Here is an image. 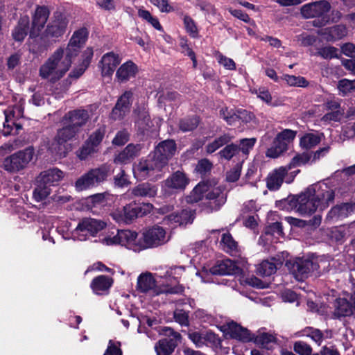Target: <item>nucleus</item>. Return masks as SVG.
<instances>
[{
	"mask_svg": "<svg viewBox=\"0 0 355 355\" xmlns=\"http://www.w3.org/2000/svg\"><path fill=\"white\" fill-rule=\"evenodd\" d=\"M71 64V57L64 54L62 48H58L40 66L39 76L42 79L55 83L61 79L69 71Z\"/></svg>",
	"mask_w": 355,
	"mask_h": 355,
	"instance_id": "f257e3e1",
	"label": "nucleus"
},
{
	"mask_svg": "<svg viewBox=\"0 0 355 355\" xmlns=\"http://www.w3.org/2000/svg\"><path fill=\"white\" fill-rule=\"evenodd\" d=\"M315 187H309L304 192L297 197H293L286 202L289 207L287 209H295L302 216L310 215L319 209V204L315 199Z\"/></svg>",
	"mask_w": 355,
	"mask_h": 355,
	"instance_id": "f03ea898",
	"label": "nucleus"
},
{
	"mask_svg": "<svg viewBox=\"0 0 355 355\" xmlns=\"http://www.w3.org/2000/svg\"><path fill=\"white\" fill-rule=\"evenodd\" d=\"M110 171V167L105 164L90 169L77 179L75 182L76 189L82 191L99 185L107 180Z\"/></svg>",
	"mask_w": 355,
	"mask_h": 355,
	"instance_id": "7ed1b4c3",
	"label": "nucleus"
},
{
	"mask_svg": "<svg viewBox=\"0 0 355 355\" xmlns=\"http://www.w3.org/2000/svg\"><path fill=\"white\" fill-rule=\"evenodd\" d=\"M34 156V148L28 146L6 157L3 161V167L8 172L17 173L26 168Z\"/></svg>",
	"mask_w": 355,
	"mask_h": 355,
	"instance_id": "20e7f679",
	"label": "nucleus"
},
{
	"mask_svg": "<svg viewBox=\"0 0 355 355\" xmlns=\"http://www.w3.org/2000/svg\"><path fill=\"white\" fill-rule=\"evenodd\" d=\"M137 288L139 291L149 293L153 296L162 293L181 294L184 291V287L181 285L164 288L157 287L154 277L149 272L143 273L138 277Z\"/></svg>",
	"mask_w": 355,
	"mask_h": 355,
	"instance_id": "39448f33",
	"label": "nucleus"
},
{
	"mask_svg": "<svg viewBox=\"0 0 355 355\" xmlns=\"http://www.w3.org/2000/svg\"><path fill=\"white\" fill-rule=\"evenodd\" d=\"M170 240V235L161 226L155 225L144 231L139 239V248L141 249L157 248Z\"/></svg>",
	"mask_w": 355,
	"mask_h": 355,
	"instance_id": "423d86ee",
	"label": "nucleus"
},
{
	"mask_svg": "<svg viewBox=\"0 0 355 355\" xmlns=\"http://www.w3.org/2000/svg\"><path fill=\"white\" fill-rule=\"evenodd\" d=\"M106 223L101 220L85 218L81 220L72 232L74 239L86 241L89 236H95L103 230Z\"/></svg>",
	"mask_w": 355,
	"mask_h": 355,
	"instance_id": "0eeeda50",
	"label": "nucleus"
},
{
	"mask_svg": "<svg viewBox=\"0 0 355 355\" xmlns=\"http://www.w3.org/2000/svg\"><path fill=\"white\" fill-rule=\"evenodd\" d=\"M101 242L107 245L119 244L134 250H141L139 248V240H137V233L130 230H118L116 235L106 236L102 239Z\"/></svg>",
	"mask_w": 355,
	"mask_h": 355,
	"instance_id": "6e6552de",
	"label": "nucleus"
},
{
	"mask_svg": "<svg viewBox=\"0 0 355 355\" xmlns=\"http://www.w3.org/2000/svg\"><path fill=\"white\" fill-rule=\"evenodd\" d=\"M296 131L285 129L278 133L272 142L271 147L268 148L266 155L270 158H277L287 150L288 145L296 137Z\"/></svg>",
	"mask_w": 355,
	"mask_h": 355,
	"instance_id": "1a4fd4ad",
	"label": "nucleus"
},
{
	"mask_svg": "<svg viewBox=\"0 0 355 355\" xmlns=\"http://www.w3.org/2000/svg\"><path fill=\"white\" fill-rule=\"evenodd\" d=\"M331 6L327 1H318L305 4L301 8V14L303 17L314 18L322 17L320 22L317 23L314 21L315 26H323L327 22V19H324V15L330 10Z\"/></svg>",
	"mask_w": 355,
	"mask_h": 355,
	"instance_id": "9d476101",
	"label": "nucleus"
},
{
	"mask_svg": "<svg viewBox=\"0 0 355 355\" xmlns=\"http://www.w3.org/2000/svg\"><path fill=\"white\" fill-rule=\"evenodd\" d=\"M161 333L168 338L159 340L155 345L157 355H170L181 338V335L170 327H163Z\"/></svg>",
	"mask_w": 355,
	"mask_h": 355,
	"instance_id": "9b49d317",
	"label": "nucleus"
},
{
	"mask_svg": "<svg viewBox=\"0 0 355 355\" xmlns=\"http://www.w3.org/2000/svg\"><path fill=\"white\" fill-rule=\"evenodd\" d=\"M162 168L163 166L153 155L146 159H141L135 164L133 167V173L137 179L144 180L161 171Z\"/></svg>",
	"mask_w": 355,
	"mask_h": 355,
	"instance_id": "f8f14e48",
	"label": "nucleus"
},
{
	"mask_svg": "<svg viewBox=\"0 0 355 355\" xmlns=\"http://www.w3.org/2000/svg\"><path fill=\"white\" fill-rule=\"evenodd\" d=\"M318 264L309 259H297L289 262L288 268L291 272L298 281H303L314 270H318Z\"/></svg>",
	"mask_w": 355,
	"mask_h": 355,
	"instance_id": "ddd939ff",
	"label": "nucleus"
},
{
	"mask_svg": "<svg viewBox=\"0 0 355 355\" xmlns=\"http://www.w3.org/2000/svg\"><path fill=\"white\" fill-rule=\"evenodd\" d=\"M176 152V144L173 140L160 142L155 148L153 157L164 167Z\"/></svg>",
	"mask_w": 355,
	"mask_h": 355,
	"instance_id": "4468645a",
	"label": "nucleus"
},
{
	"mask_svg": "<svg viewBox=\"0 0 355 355\" xmlns=\"http://www.w3.org/2000/svg\"><path fill=\"white\" fill-rule=\"evenodd\" d=\"M68 21L61 13H55L53 19L47 25L44 36L47 38H57L65 32Z\"/></svg>",
	"mask_w": 355,
	"mask_h": 355,
	"instance_id": "2eb2a0df",
	"label": "nucleus"
},
{
	"mask_svg": "<svg viewBox=\"0 0 355 355\" xmlns=\"http://www.w3.org/2000/svg\"><path fill=\"white\" fill-rule=\"evenodd\" d=\"M134 207V202H131L114 209L110 216L119 224H130L136 219V211Z\"/></svg>",
	"mask_w": 355,
	"mask_h": 355,
	"instance_id": "dca6fc26",
	"label": "nucleus"
},
{
	"mask_svg": "<svg viewBox=\"0 0 355 355\" xmlns=\"http://www.w3.org/2000/svg\"><path fill=\"white\" fill-rule=\"evenodd\" d=\"M120 62L121 58L119 55L114 52H109L104 54L98 63L101 75L104 77H110Z\"/></svg>",
	"mask_w": 355,
	"mask_h": 355,
	"instance_id": "f3484780",
	"label": "nucleus"
},
{
	"mask_svg": "<svg viewBox=\"0 0 355 355\" xmlns=\"http://www.w3.org/2000/svg\"><path fill=\"white\" fill-rule=\"evenodd\" d=\"M241 272V269L236 263L229 259L218 261L209 269V272L214 275H232Z\"/></svg>",
	"mask_w": 355,
	"mask_h": 355,
	"instance_id": "a211bd4d",
	"label": "nucleus"
},
{
	"mask_svg": "<svg viewBox=\"0 0 355 355\" xmlns=\"http://www.w3.org/2000/svg\"><path fill=\"white\" fill-rule=\"evenodd\" d=\"M189 182V180L184 173L176 171L163 182L162 187L165 190L182 191Z\"/></svg>",
	"mask_w": 355,
	"mask_h": 355,
	"instance_id": "6ab92c4d",
	"label": "nucleus"
},
{
	"mask_svg": "<svg viewBox=\"0 0 355 355\" xmlns=\"http://www.w3.org/2000/svg\"><path fill=\"white\" fill-rule=\"evenodd\" d=\"M88 37L87 28H82L76 31L67 46L66 53L71 57L76 55L79 49L85 43Z\"/></svg>",
	"mask_w": 355,
	"mask_h": 355,
	"instance_id": "aec40b11",
	"label": "nucleus"
},
{
	"mask_svg": "<svg viewBox=\"0 0 355 355\" xmlns=\"http://www.w3.org/2000/svg\"><path fill=\"white\" fill-rule=\"evenodd\" d=\"M49 16V11L46 6H38L33 17L31 37H37L44 26Z\"/></svg>",
	"mask_w": 355,
	"mask_h": 355,
	"instance_id": "412c9836",
	"label": "nucleus"
},
{
	"mask_svg": "<svg viewBox=\"0 0 355 355\" xmlns=\"http://www.w3.org/2000/svg\"><path fill=\"white\" fill-rule=\"evenodd\" d=\"M132 97V92L131 91H125L120 96L111 113V116L113 119H122L126 112L129 111Z\"/></svg>",
	"mask_w": 355,
	"mask_h": 355,
	"instance_id": "4be33fe9",
	"label": "nucleus"
},
{
	"mask_svg": "<svg viewBox=\"0 0 355 355\" xmlns=\"http://www.w3.org/2000/svg\"><path fill=\"white\" fill-rule=\"evenodd\" d=\"M65 126L58 130L57 135L55 137V142L56 146L53 147L55 144H52V148L57 153H61L62 146L67 141L72 139L78 132V129L73 128L69 124H64Z\"/></svg>",
	"mask_w": 355,
	"mask_h": 355,
	"instance_id": "5701e85b",
	"label": "nucleus"
},
{
	"mask_svg": "<svg viewBox=\"0 0 355 355\" xmlns=\"http://www.w3.org/2000/svg\"><path fill=\"white\" fill-rule=\"evenodd\" d=\"M89 119L88 112L85 110H76L69 112L63 118L64 124H69L75 129L80 130Z\"/></svg>",
	"mask_w": 355,
	"mask_h": 355,
	"instance_id": "b1692460",
	"label": "nucleus"
},
{
	"mask_svg": "<svg viewBox=\"0 0 355 355\" xmlns=\"http://www.w3.org/2000/svg\"><path fill=\"white\" fill-rule=\"evenodd\" d=\"M206 192L205 198L209 201V204L211 210H218L225 204L226 194L224 192V189L220 187L211 189L208 187V191Z\"/></svg>",
	"mask_w": 355,
	"mask_h": 355,
	"instance_id": "393cba45",
	"label": "nucleus"
},
{
	"mask_svg": "<svg viewBox=\"0 0 355 355\" xmlns=\"http://www.w3.org/2000/svg\"><path fill=\"white\" fill-rule=\"evenodd\" d=\"M288 171V168L285 166H280L269 173L266 178L267 188L270 191L278 190L282 186Z\"/></svg>",
	"mask_w": 355,
	"mask_h": 355,
	"instance_id": "a878e982",
	"label": "nucleus"
},
{
	"mask_svg": "<svg viewBox=\"0 0 355 355\" xmlns=\"http://www.w3.org/2000/svg\"><path fill=\"white\" fill-rule=\"evenodd\" d=\"M195 214L193 210L187 208L168 215L166 218L172 224L182 226L192 223L195 218Z\"/></svg>",
	"mask_w": 355,
	"mask_h": 355,
	"instance_id": "bb28decb",
	"label": "nucleus"
},
{
	"mask_svg": "<svg viewBox=\"0 0 355 355\" xmlns=\"http://www.w3.org/2000/svg\"><path fill=\"white\" fill-rule=\"evenodd\" d=\"M138 72L137 66L131 60L122 64L116 72V78L119 83H125L135 78Z\"/></svg>",
	"mask_w": 355,
	"mask_h": 355,
	"instance_id": "cd10ccee",
	"label": "nucleus"
},
{
	"mask_svg": "<svg viewBox=\"0 0 355 355\" xmlns=\"http://www.w3.org/2000/svg\"><path fill=\"white\" fill-rule=\"evenodd\" d=\"M64 178V173L57 168H52L41 172L37 177L38 181L49 187L55 186Z\"/></svg>",
	"mask_w": 355,
	"mask_h": 355,
	"instance_id": "c85d7f7f",
	"label": "nucleus"
},
{
	"mask_svg": "<svg viewBox=\"0 0 355 355\" xmlns=\"http://www.w3.org/2000/svg\"><path fill=\"white\" fill-rule=\"evenodd\" d=\"M227 330L232 338L243 342H248L253 338L247 329L242 327L234 322L227 324Z\"/></svg>",
	"mask_w": 355,
	"mask_h": 355,
	"instance_id": "c756f323",
	"label": "nucleus"
},
{
	"mask_svg": "<svg viewBox=\"0 0 355 355\" xmlns=\"http://www.w3.org/2000/svg\"><path fill=\"white\" fill-rule=\"evenodd\" d=\"M140 150V145L129 144L115 157L114 162L116 164H126L137 157Z\"/></svg>",
	"mask_w": 355,
	"mask_h": 355,
	"instance_id": "7c9ffc66",
	"label": "nucleus"
},
{
	"mask_svg": "<svg viewBox=\"0 0 355 355\" xmlns=\"http://www.w3.org/2000/svg\"><path fill=\"white\" fill-rule=\"evenodd\" d=\"M157 193V187L148 182L139 184L131 189V194L135 197L153 198Z\"/></svg>",
	"mask_w": 355,
	"mask_h": 355,
	"instance_id": "2f4dec72",
	"label": "nucleus"
},
{
	"mask_svg": "<svg viewBox=\"0 0 355 355\" xmlns=\"http://www.w3.org/2000/svg\"><path fill=\"white\" fill-rule=\"evenodd\" d=\"M320 188L321 191L318 194L315 193V199H317V203L319 204V209L323 210L334 202L335 193L334 190L327 188V186H324L325 189H322L321 187Z\"/></svg>",
	"mask_w": 355,
	"mask_h": 355,
	"instance_id": "473e14b6",
	"label": "nucleus"
},
{
	"mask_svg": "<svg viewBox=\"0 0 355 355\" xmlns=\"http://www.w3.org/2000/svg\"><path fill=\"white\" fill-rule=\"evenodd\" d=\"M112 284V278L105 275H100L92 280L91 283V288L96 294L99 295L103 292L107 291Z\"/></svg>",
	"mask_w": 355,
	"mask_h": 355,
	"instance_id": "72a5a7b5",
	"label": "nucleus"
},
{
	"mask_svg": "<svg viewBox=\"0 0 355 355\" xmlns=\"http://www.w3.org/2000/svg\"><path fill=\"white\" fill-rule=\"evenodd\" d=\"M334 315L336 318L346 317L352 315L353 306L344 298H338L334 304Z\"/></svg>",
	"mask_w": 355,
	"mask_h": 355,
	"instance_id": "f704fd0d",
	"label": "nucleus"
},
{
	"mask_svg": "<svg viewBox=\"0 0 355 355\" xmlns=\"http://www.w3.org/2000/svg\"><path fill=\"white\" fill-rule=\"evenodd\" d=\"M94 55V51L92 47H87L82 54V63L78 69L73 70L70 76L76 78L80 77L89 65Z\"/></svg>",
	"mask_w": 355,
	"mask_h": 355,
	"instance_id": "c9c22d12",
	"label": "nucleus"
},
{
	"mask_svg": "<svg viewBox=\"0 0 355 355\" xmlns=\"http://www.w3.org/2000/svg\"><path fill=\"white\" fill-rule=\"evenodd\" d=\"M29 24V18L27 16L21 17L17 26L12 32V37L16 41H22L27 35L28 27Z\"/></svg>",
	"mask_w": 355,
	"mask_h": 355,
	"instance_id": "e433bc0d",
	"label": "nucleus"
},
{
	"mask_svg": "<svg viewBox=\"0 0 355 355\" xmlns=\"http://www.w3.org/2000/svg\"><path fill=\"white\" fill-rule=\"evenodd\" d=\"M304 334L310 337L315 343L320 345L324 339L331 338V331H327L325 333H322L318 329L313 327H306L304 331Z\"/></svg>",
	"mask_w": 355,
	"mask_h": 355,
	"instance_id": "4c0bfd02",
	"label": "nucleus"
},
{
	"mask_svg": "<svg viewBox=\"0 0 355 355\" xmlns=\"http://www.w3.org/2000/svg\"><path fill=\"white\" fill-rule=\"evenodd\" d=\"M321 141V135L318 133H306L300 138V145L302 148L311 149Z\"/></svg>",
	"mask_w": 355,
	"mask_h": 355,
	"instance_id": "58836bf2",
	"label": "nucleus"
},
{
	"mask_svg": "<svg viewBox=\"0 0 355 355\" xmlns=\"http://www.w3.org/2000/svg\"><path fill=\"white\" fill-rule=\"evenodd\" d=\"M37 187L33 191V198L37 201H42L44 199H46L49 194L51 193V187L47 185L45 183H42L41 181H38V179L37 178Z\"/></svg>",
	"mask_w": 355,
	"mask_h": 355,
	"instance_id": "ea45409f",
	"label": "nucleus"
},
{
	"mask_svg": "<svg viewBox=\"0 0 355 355\" xmlns=\"http://www.w3.org/2000/svg\"><path fill=\"white\" fill-rule=\"evenodd\" d=\"M277 269V266L273 261L265 260L257 266V273L261 276H270L274 274Z\"/></svg>",
	"mask_w": 355,
	"mask_h": 355,
	"instance_id": "a19ab883",
	"label": "nucleus"
},
{
	"mask_svg": "<svg viewBox=\"0 0 355 355\" xmlns=\"http://www.w3.org/2000/svg\"><path fill=\"white\" fill-rule=\"evenodd\" d=\"M254 343L258 346L270 349L272 343H275V338L272 334L262 333L257 335L254 339Z\"/></svg>",
	"mask_w": 355,
	"mask_h": 355,
	"instance_id": "79ce46f5",
	"label": "nucleus"
},
{
	"mask_svg": "<svg viewBox=\"0 0 355 355\" xmlns=\"http://www.w3.org/2000/svg\"><path fill=\"white\" fill-rule=\"evenodd\" d=\"M312 154L309 153H303L301 154H297L293 157L290 163L286 166L288 170L292 168L301 166L309 163L311 159Z\"/></svg>",
	"mask_w": 355,
	"mask_h": 355,
	"instance_id": "37998d69",
	"label": "nucleus"
},
{
	"mask_svg": "<svg viewBox=\"0 0 355 355\" xmlns=\"http://www.w3.org/2000/svg\"><path fill=\"white\" fill-rule=\"evenodd\" d=\"M231 141V137L227 135H222L214 139L206 146V152L209 154L214 153L216 150L227 144Z\"/></svg>",
	"mask_w": 355,
	"mask_h": 355,
	"instance_id": "c03bdc74",
	"label": "nucleus"
},
{
	"mask_svg": "<svg viewBox=\"0 0 355 355\" xmlns=\"http://www.w3.org/2000/svg\"><path fill=\"white\" fill-rule=\"evenodd\" d=\"M208 191V185L205 182H200L191 192L189 196L191 202H198L205 196L206 191Z\"/></svg>",
	"mask_w": 355,
	"mask_h": 355,
	"instance_id": "a18cd8bd",
	"label": "nucleus"
},
{
	"mask_svg": "<svg viewBox=\"0 0 355 355\" xmlns=\"http://www.w3.org/2000/svg\"><path fill=\"white\" fill-rule=\"evenodd\" d=\"M282 79L291 87H306L309 85V82L302 76L285 74Z\"/></svg>",
	"mask_w": 355,
	"mask_h": 355,
	"instance_id": "49530a36",
	"label": "nucleus"
},
{
	"mask_svg": "<svg viewBox=\"0 0 355 355\" xmlns=\"http://www.w3.org/2000/svg\"><path fill=\"white\" fill-rule=\"evenodd\" d=\"M256 143L255 138H250V139H242L239 141V145L238 146L239 148V153L242 157V161L246 158L250 150L252 149L254 144Z\"/></svg>",
	"mask_w": 355,
	"mask_h": 355,
	"instance_id": "de8ad7c7",
	"label": "nucleus"
},
{
	"mask_svg": "<svg viewBox=\"0 0 355 355\" xmlns=\"http://www.w3.org/2000/svg\"><path fill=\"white\" fill-rule=\"evenodd\" d=\"M252 92L255 93L258 98L268 105L276 107L279 105L277 101H272V98L268 89L264 87L254 89Z\"/></svg>",
	"mask_w": 355,
	"mask_h": 355,
	"instance_id": "09e8293b",
	"label": "nucleus"
},
{
	"mask_svg": "<svg viewBox=\"0 0 355 355\" xmlns=\"http://www.w3.org/2000/svg\"><path fill=\"white\" fill-rule=\"evenodd\" d=\"M219 155L227 160H230L232 157L236 156L241 157L238 145L234 144L227 145L219 152Z\"/></svg>",
	"mask_w": 355,
	"mask_h": 355,
	"instance_id": "8fccbe9b",
	"label": "nucleus"
},
{
	"mask_svg": "<svg viewBox=\"0 0 355 355\" xmlns=\"http://www.w3.org/2000/svg\"><path fill=\"white\" fill-rule=\"evenodd\" d=\"M199 121L198 117H188L179 121V128L182 132L192 131L198 126Z\"/></svg>",
	"mask_w": 355,
	"mask_h": 355,
	"instance_id": "3c124183",
	"label": "nucleus"
},
{
	"mask_svg": "<svg viewBox=\"0 0 355 355\" xmlns=\"http://www.w3.org/2000/svg\"><path fill=\"white\" fill-rule=\"evenodd\" d=\"M5 121L3 123L2 133L4 136H8L13 134V125L15 124V117H12V114L7 110L3 111Z\"/></svg>",
	"mask_w": 355,
	"mask_h": 355,
	"instance_id": "603ef678",
	"label": "nucleus"
},
{
	"mask_svg": "<svg viewBox=\"0 0 355 355\" xmlns=\"http://www.w3.org/2000/svg\"><path fill=\"white\" fill-rule=\"evenodd\" d=\"M325 32L329 34L330 40H340L347 35V28L343 25H336L325 29Z\"/></svg>",
	"mask_w": 355,
	"mask_h": 355,
	"instance_id": "864d4df0",
	"label": "nucleus"
},
{
	"mask_svg": "<svg viewBox=\"0 0 355 355\" xmlns=\"http://www.w3.org/2000/svg\"><path fill=\"white\" fill-rule=\"evenodd\" d=\"M338 88L342 96H345L355 90V79L349 80L348 79H342L338 82Z\"/></svg>",
	"mask_w": 355,
	"mask_h": 355,
	"instance_id": "5fc2aeb1",
	"label": "nucleus"
},
{
	"mask_svg": "<svg viewBox=\"0 0 355 355\" xmlns=\"http://www.w3.org/2000/svg\"><path fill=\"white\" fill-rule=\"evenodd\" d=\"M344 113V110L329 111L322 117L321 120L325 123L339 121L343 116Z\"/></svg>",
	"mask_w": 355,
	"mask_h": 355,
	"instance_id": "6e6d98bb",
	"label": "nucleus"
},
{
	"mask_svg": "<svg viewBox=\"0 0 355 355\" xmlns=\"http://www.w3.org/2000/svg\"><path fill=\"white\" fill-rule=\"evenodd\" d=\"M243 161L238 162L226 173V180L229 182L237 181L241 175Z\"/></svg>",
	"mask_w": 355,
	"mask_h": 355,
	"instance_id": "4d7b16f0",
	"label": "nucleus"
},
{
	"mask_svg": "<svg viewBox=\"0 0 355 355\" xmlns=\"http://www.w3.org/2000/svg\"><path fill=\"white\" fill-rule=\"evenodd\" d=\"M138 15L150 23L155 29L162 31V28L158 19L153 17L148 10H139Z\"/></svg>",
	"mask_w": 355,
	"mask_h": 355,
	"instance_id": "13d9d810",
	"label": "nucleus"
},
{
	"mask_svg": "<svg viewBox=\"0 0 355 355\" xmlns=\"http://www.w3.org/2000/svg\"><path fill=\"white\" fill-rule=\"evenodd\" d=\"M220 114L229 125H233L239 121L237 110L234 111L233 110H229L227 108H223L220 111Z\"/></svg>",
	"mask_w": 355,
	"mask_h": 355,
	"instance_id": "bf43d9fd",
	"label": "nucleus"
},
{
	"mask_svg": "<svg viewBox=\"0 0 355 355\" xmlns=\"http://www.w3.org/2000/svg\"><path fill=\"white\" fill-rule=\"evenodd\" d=\"M317 55L321 56L324 59H332L338 58V50L334 46H325L318 49Z\"/></svg>",
	"mask_w": 355,
	"mask_h": 355,
	"instance_id": "052dcab7",
	"label": "nucleus"
},
{
	"mask_svg": "<svg viewBox=\"0 0 355 355\" xmlns=\"http://www.w3.org/2000/svg\"><path fill=\"white\" fill-rule=\"evenodd\" d=\"M105 133V127L101 126L96 130L88 139V141L97 148L102 141Z\"/></svg>",
	"mask_w": 355,
	"mask_h": 355,
	"instance_id": "680f3d73",
	"label": "nucleus"
},
{
	"mask_svg": "<svg viewBox=\"0 0 355 355\" xmlns=\"http://www.w3.org/2000/svg\"><path fill=\"white\" fill-rule=\"evenodd\" d=\"M24 100L23 98H20L19 101L12 107H8L6 110L12 114V117L19 119L21 118L24 114Z\"/></svg>",
	"mask_w": 355,
	"mask_h": 355,
	"instance_id": "e2e57ef3",
	"label": "nucleus"
},
{
	"mask_svg": "<svg viewBox=\"0 0 355 355\" xmlns=\"http://www.w3.org/2000/svg\"><path fill=\"white\" fill-rule=\"evenodd\" d=\"M329 238L333 241H342L345 236V230L343 227H333L327 232Z\"/></svg>",
	"mask_w": 355,
	"mask_h": 355,
	"instance_id": "0e129e2a",
	"label": "nucleus"
},
{
	"mask_svg": "<svg viewBox=\"0 0 355 355\" xmlns=\"http://www.w3.org/2000/svg\"><path fill=\"white\" fill-rule=\"evenodd\" d=\"M213 166L212 163L207 159H200L196 167V171L201 175H205L210 172Z\"/></svg>",
	"mask_w": 355,
	"mask_h": 355,
	"instance_id": "69168bd1",
	"label": "nucleus"
},
{
	"mask_svg": "<svg viewBox=\"0 0 355 355\" xmlns=\"http://www.w3.org/2000/svg\"><path fill=\"white\" fill-rule=\"evenodd\" d=\"M293 349L300 355H310L312 352L311 347L302 341L295 342L293 345Z\"/></svg>",
	"mask_w": 355,
	"mask_h": 355,
	"instance_id": "338daca9",
	"label": "nucleus"
},
{
	"mask_svg": "<svg viewBox=\"0 0 355 355\" xmlns=\"http://www.w3.org/2000/svg\"><path fill=\"white\" fill-rule=\"evenodd\" d=\"M121 343L110 340L108 346L103 355H122Z\"/></svg>",
	"mask_w": 355,
	"mask_h": 355,
	"instance_id": "774afa93",
	"label": "nucleus"
}]
</instances>
